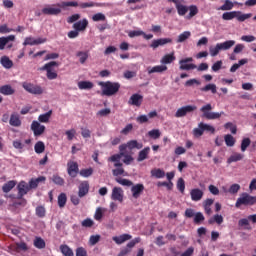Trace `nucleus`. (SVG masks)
I'll return each mask as SVG.
<instances>
[{
	"instance_id": "1",
	"label": "nucleus",
	"mask_w": 256,
	"mask_h": 256,
	"mask_svg": "<svg viewBox=\"0 0 256 256\" xmlns=\"http://www.w3.org/2000/svg\"><path fill=\"white\" fill-rule=\"evenodd\" d=\"M95 2H83V3H77V2H62L61 4H53V5H47L42 9L43 15H59L61 14V7H80L81 9H87L89 7H95Z\"/></svg>"
},
{
	"instance_id": "2",
	"label": "nucleus",
	"mask_w": 256,
	"mask_h": 256,
	"mask_svg": "<svg viewBox=\"0 0 256 256\" xmlns=\"http://www.w3.org/2000/svg\"><path fill=\"white\" fill-rule=\"evenodd\" d=\"M98 85L102 88V94L106 97H113V95H117L119 90L121 89V84L119 82H99Z\"/></svg>"
},
{
	"instance_id": "3",
	"label": "nucleus",
	"mask_w": 256,
	"mask_h": 256,
	"mask_svg": "<svg viewBox=\"0 0 256 256\" xmlns=\"http://www.w3.org/2000/svg\"><path fill=\"white\" fill-rule=\"evenodd\" d=\"M213 109V106L211 104H206L200 108V111L202 113V117L204 119L213 120V119H219L221 117V113L219 112H211Z\"/></svg>"
},
{
	"instance_id": "4",
	"label": "nucleus",
	"mask_w": 256,
	"mask_h": 256,
	"mask_svg": "<svg viewBox=\"0 0 256 256\" xmlns=\"http://www.w3.org/2000/svg\"><path fill=\"white\" fill-rule=\"evenodd\" d=\"M255 203H256V197L251 196L247 193H243L237 199L235 206L239 208V207H243V205L244 206L255 205Z\"/></svg>"
},
{
	"instance_id": "5",
	"label": "nucleus",
	"mask_w": 256,
	"mask_h": 256,
	"mask_svg": "<svg viewBox=\"0 0 256 256\" xmlns=\"http://www.w3.org/2000/svg\"><path fill=\"white\" fill-rule=\"evenodd\" d=\"M53 67H59V63L55 61H51L49 63H46L42 68L41 71H46V77L50 81H53V79H57V72L53 71Z\"/></svg>"
},
{
	"instance_id": "6",
	"label": "nucleus",
	"mask_w": 256,
	"mask_h": 256,
	"mask_svg": "<svg viewBox=\"0 0 256 256\" xmlns=\"http://www.w3.org/2000/svg\"><path fill=\"white\" fill-rule=\"evenodd\" d=\"M23 89L27 91L28 93H31V95H43V88L39 85H35L32 83L24 82L22 84Z\"/></svg>"
},
{
	"instance_id": "7",
	"label": "nucleus",
	"mask_w": 256,
	"mask_h": 256,
	"mask_svg": "<svg viewBox=\"0 0 256 256\" xmlns=\"http://www.w3.org/2000/svg\"><path fill=\"white\" fill-rule=\"evenodd\" d=\"M133 151V149H143V143H139L137 140H130L126 144L119 146V151Z\"/></svg>"
},
{
	"instance_id": "8",
	"label": "nucleus",
	"mask_w": 256,
	"mask_h": 256,
	"mask_svg": "<svg viewBox=\"0 0 256 256\" xmlns=\"http://www.w3.org/2000/svg\"><path fill=\"white\" fill-rule=\"evenodd\" d=\"M193 111H197V106L195 105L183 106L176 111L175 117L177 118L185 117L188 113H193Z\"/></svg>"
},
{
	"instance_id": "9",
	"label": "nucleus",
	"mask_w": 256,
	"mask_h": 256,
	"mask_svg": "<svg viewBox=\"0 0 256 256\" xmlns=\"http://www.w3.org/2000/svg\"><path fill=\"white\" fill-rule=\"evenodd\" d=\"M193 62V58L189 57V58H185L179 61L180 64V71H191V69H197V65L195 64H187V63H191Z\"/></svg>"
},
{
	"instance_id": "10",
	"label": "nucleus",
	"mask_w": 256,
	"mask_h": 256,
	"mask_svg": "<svg viewBox=\"0 0 256 256\" xmlns=\"http://www.w3.org/2000/svg\"><path fill=\"white\" fill-rule=\"evenodd\" d=\"M137 243H141V238L140 237L134 238L132 241H130L127 244V246L120 251L118 256L129 255V253H131V249H133V247H135V245H137Z\"/></svg>"
},
{
	"instance_id": "11",
	"label": "nucleus",
	"mask_w": 256,
	"mask_h": 256,
	"mask_svg": "<svg viewBox=\"0 0 256 256\" xmlns=\"http://www.w3.org/2000/svg\"><path fill=\"white\" fill-rule=\"evenodd\" d=\"M31 131H33L34 137H41L45 133V125L34 120L31 124Z\"/></svg>"
},
{
	"instance_id": "12",
	"label": "nucleus",
	"mask_w": 256,
	"mask_h": 256,
	"mask_svg": "<svg viewBox=\"0 0 256 256\" xmlns=\"http://www.w3.org/2000/svg\"><path fill=\"white\" fill-rule=\"evenodd\" d=\"M17 189H18V199H23V197H25V195H27L29 191H31V188H29V184H27V182L25 181H21L17 185Z\"/></svg>"
},
{
	"instance_id": "13",
	"label": "nucleus",
	"mask_w": 256,
	"mask_h": 256,
	"mask_svg": "<svg viewBox=\"0 0 256 256\" xmlns=\"http://www.w3.org/2000/svg\"><path fill=\"white\" fill-rule=\"evenodd\" d=\"M143 191H145V185L141 183H138L135 185L132 184L131 193H132L133 199H139V197L143 195Z\"/></svg>"
},
{
	"instance_id": "14",
	"label": "nucleus",
	"mask_w": 256,
	"mask_h": 256,
	"mask_svg": "<svg viewBox=\"0 0 256 256\" xmlns=\"http://www.w3.org/2000/svg\"><path fill=\"white\" fill-rule=\"evenodd\" d=\"M124 191L121 187H114L112 189L111 199L112 201H118L119 203H123Z\"/></svg>"
},
{
	"instance_id": "15",
	"label": "nucleus",
	"mask_w": 256,
	"mask_h": 256,
	"mask_svg": "<svg viewBox=\"0 0 256 256\" xmlns=\"http://www.w3.org/2000/svg\"><path fill=\"white\" fill-rule=\"evenodd\" d=\"M168 3H174L175 7L177 9V13L178 15H180V17H183L185 15H187V12L189 11V7L181 4V2H179V0H168Z\"/></svg>"
},
{
	"instance_id": "16",
	"label": "nucleus",
	"mask_w": 256,
	"mask_h": 256,
	"mask_svg": "<svg viewBox=\"0 0 256 256\" xmlns=\"http://www.w3.org/2000/svg\"><path fill=\"white\" fill-rule=\"evenodd\" d=\"M67 167L68 175L75 179V177H77L79 174V164H77V162L70 161L67 163Z\"/></svg>"
},
{
	"instance_id": "17",
	"label": "nucleus",
	"mask_w": 256,
	"mask_h": 256,
	"mask_svg": "<svg viewBox=\"0 0 256 256\" xmlns=\"http://www.w3.org/2000/svg\"><path fill=\"white\" fill-rule=\"evenodd\" d=\"M89 181H82L78 186V197L83 198L89 194Z\"/></svg>"
},
{
	"instance_id": "18",
	"label": "nucleus",
	"mask_w": 256,
	"mask_h": 256,
	"mask_svg": "<svg viewBox=\"0 0 256 256\" xmlns=\"http://www.w3.org/2000/svg\"><path fill=\"white\" fill-rule=\"evenodd\" d=\"M167 43H173V39L171 38H160L153 40L150 44L152 49H157L158 47H163V45H167Z\"/></svg>"
},
{
	"instance_id": "19",
	"label": "nucleus",
	"mask_w": 256,
	"mask_h": 256,
	"mask_svg": "<svg viewBox=\"0 0 256 256\" xmlns=\"http://www.w3.org/2000/svg\"><path fill=\"white\" fill-rule=\"evenodd\" d=\"M47 39L46 38H33V37H26L24 40L23 45L27 46V45H41L43 43H46Z\"/></svg>"
},
{
	"instance_id": "20",
	"label": "nucleus",
	"mask_w": 256,
	"mask_h": 256,
	"mask_svg": "<svg viewBox=\"0 0 256 256\" xmlns=\"http://www.w3.org/2000/svg\"><path fill=\"white\" fill-rule=\"evenodd\" d=\"M128 103L129 105H134L135 107H141V104L143 103V96L141 94H133Z\"/></svg>"
},
{
	"instance_id": "21",
	"label": "nucleus",
	"mask_w": 256,
	"mask_h": 256,
	"mask_svg": "<svg viewBox=\"0 0 256 256\" xmlns=\"http://www.w3.org/2000/svg\"><path fill=\"white\" fill-rule=\"evenodd\" d=\"M190 197L192 201H201L203 199V190L194 188L190 191Z\"/></svg>"
},
{
	"instance_id": "22",
	"label": "nucleus",
	"mask_w": 256,
	"mask_h": 256,
	"mask_svg": "<svg viewBox=\"0 0 256 256\" xmlns=\"http://www.w3.org/2000/svg\"><path fill=\"white\" fill-rule=\"evenodd\" d=\"M87 25H89V21L87 19L80 20L73 24V29L75 31H85L87 29Z\"/></svg>"
},
{
	"instance_id": "23",
	"label": "nucleus",
	"mask_w": 256,
	"mask_h": 256,
	"mask_svg": "<svg viewBox=\"0 0 256 256\" xmlns=\"http://www.w3.org/2000/svg\"><path fill=\"white\" fill-rule=\"evenodd\" d=\"M112 239L117 245H122V243H125V241L133 239V236L130 234H122L120 236H114Z\"/></svg>"
},
{
	"instance_id": "24",
	"label": "nucleus",
	"mask_w": 256,
	"mask_h": 256,
	"mask_svg": "<svg viewBox=\"0 0 256 256\" xmlns=\"http://www.w3.org/2000/svg\"><path fill=\"white\" fill-rule=\"evenodd\" d=\"M45 179H46L45 176H40L38 178H32L29 181L28 187L30 189H37V187H39V184L43 183L45 181Z\"/></svg>"
},
{
	"instance_id": "25",
	"label": "nucleus",
	"mask_w": 256,
	"mask_h": 256,
	"mask_svg": "<svg viewBox=\"0 0 256 256\" xmlns=\"http://www.w3.org/2000/svg\"><path fill=\"white\" fill-rule=\"evenodd\" d=\"M176 57H175V52H172L170 54H166L162 57V59L160 60V63L162 65H171V63H173V61H175Z\"/></svg>"
},
{
	"instance_id": "26",
	"label": "nucleus",
	"mask_w": 256,
	"mask_h": 256,
	"mask_svg": "<svg viewBox=\"0 0 256 256\" xmlns=\"http://www.w3.org/2000/svg\"><path fill=\"white\" fill-rule=\"evenodd\" d=\"M151 152V148L149 146L145 147L138 153L137 161L141 163V161H145L149 157V153Z\"/></svg>"
},
{
	"instance_id": "27",
	"label": "nucleus",
	"mask_w": 256,
	"mask_h": 256,
	"mask_svg": "<svg viewBox=\"0 0 256 256\" xmlns=\"http://www.w3.org/2000/svg\"><path fill=\"white\" fill-rule=\"evenodd\" d=\"M9 123L11 127H21V118L19 117V114L12 113L10 116Z\"/></svg>"
},
{
	"instance_id": "28",
	"label": "nucleus",
	"mask_w": 256,
	"mask_h": 256,
	"mask_svg": "<svg viewBox=\"0 0 256 256\" xmlns=\"http://www.w3.org/2000/svg\"><path fill=\"white\" fill-rule=\"evenodd\" d=\"M148 75H152V73H163L167 71V66L166 65H157L154 67H148L147 68Z\"/></svg>"
},
{
	"instance_id": "29",
	"label": "nucleus",
	"mask_w": 256,
	"mask_h": 256,
	"mask_svg": "<svg viewBox=\"0 0 256 256\" xmlns=\"http://www.w3.org/2000/svg\"><path fill=\"white\" fill-rule=\"evenodd\" d=\"M221 49H225V42L217 44L216 46H210V55L212 57H216V55H219V51H221Z\"/></svg>"
},
{
	"instance_id": "30",
	"label": "nucleus",
	"mask_w": 256,
	"mask_h": 256,
	"mask_svg": "<svg viewBox=\"0 0 256 256\" xmlns=\"http://www.w3.org/2000/svg\"><path fill=\"white\" fill-rule=\"evenodd\" d=\"M11 41H15V35L0 37V51H3V49H5V46Z\"/></svg>"
},
{
	"instance_id": "31",
	"label": "nucleus",
	"mask_w": 256,
	"mask_h": 256,
	"mask_svg": "<svg viewBox=\"0 0 256 256\" xmlns=\"http://www.w3.org/2000/svg\"><path fill=\"white\" fill-rule=\"evenodd\" d=\"M238 226L241 227V229H245L247 231H251V224H250V220H249L248 217L241 218L238 221Z\"/></svg>"
},
{
	"instance_id": "32",
	"label": "nucleus",
	"mask_w": 256,
	"mask_h": 256,
	"mask_svg": "<svg viewBox=\"0 0 256 256\" xmlns=\"http://www.w3.org/2000/svg\"><path fill=\"white\" fill-rule=\"evenodd\" d=\"M60 251L64 256H75V253H73V249H71V247H69V245L67 244L60 245Z\"/></svg>"
},
{
	"instance_id": "33",
	"label": "nucleus",
	"mask_w": 256,
	"mask_h": 256,
	"mask_svg": "<svg viewBox=\"0 0 256 256\" xmlns=\"http://www.w3.org/2000/svg\"><path fill=\"white\" fill-rule=\"evenodd\" d=\"M0 93L2 95H13L15 94V89H13V87H11V85L6 84L0 87Z\"/></svg>"
},
{
	"instance_id": "34",
	"label": "nucleus",
	"mask_w": 256,
	"mask_h": 256,
	"mask_svg": "<svg viewBox=\"0 0 256 256\" xmlns=\"http://www.w3.org/2000/svg\"><path fill=\"white\" fill-rule=\"evenodd\" d=\"M0 63L4 69H11L13 67V61L9 59L8 56H2L0 59Z\"/></svg>"
},
{
	"instance_id": "35",
	"label": "nucleus",
	"mask_w": 256,
	"mask_h": 256,
	"mask_svg": "<svg viewBox=\"0 0 256 256\" xmlns=\"http://www.w3.org/2000/svg\"><path fill=\"white\" fill-rule=\"evenodd\" d=\"M15 185H17V182L14 180H10L8 182H6L3 186H2V191L3 193H9L10 191L13 190V188L15 187Z\"/></svg>"
},
{
	"instance_id": "36",
	"label": "nucleus",
	"mask_w": 256,
	"mask_h": 256,
	"mask_svg": "<svg viewBox=\"0 0 256 256\" xmlns=\"http://www.w3.org/2000/svg\"><path fill=\"white\" fill-rule=\"evenodd\" d=\"M52 115H53V110H49L48 112L39 115L38 121L40 123H49V120L51 119Z\"/></svg>"
},
{
	"instance_id": "37",
	"label": "nucleus",
	"mask_w": 256,
	"mask_h": 256,
	"mask_svg": "<svg viewBox=\"0 0 256 256\" xmlns=\"http://www.w3.org/2000/svg\"><path fill=\"white\" fill-rule=\"evenodd\" d=\"M76 57L79 58V62L81 63V65H83V64H85L87 59H89V52H87V51H78L76 53Z\"/></svg>"
},
{
	"instance_id": "38",
	"label": "nucleus",
	"mask_w": 256,
	"mask_h": 256,
	"mask_svg": "<svg viewBox=\"0 0 256 256\" xmlns=\"http://www.w3.org/2000/svg\"><path fill=\"white\" fill-rule=\"evenodd\" d=\"M94 84L91 81H80L78 82V89L81 90H89V89H93Z\"/></svg>"
},
{
	"instance_id": "39",
	"label": "nucleus",
	"mask_w": 256,
	"mask_h": 256,
	"mask_svg": "<svg viewBox=\"0 0 256 256\" xmlns=\"http://www.w3.org/2000/svg\"><path fill=\"white\" fill-rule=\"evenodd\" d=\"M34 151L35 153H37L38 155H41V153H45V143L43 141H38L35 145H34Z\"/></svg>"
},
{
	"instance_id": "40",
	"label": "nucleus",
	"mask_w": 256,
	"mask_h": 256,
	"mask_svg": "<svg viewBox=\"0 0 256 256\" xmlns=\"http://www.w3.org/2000/svg\"><path fill=\"white\" fill-rule=\"evenodd\" d=\"M191 37V32L190 31H184L183 33H181L177 40L176 43H185V41H187V39H189Z\"/></svg>"
},
{
	"instance_id": "41",
	"label": "nucleus",
	"mask_w": 256,
	"mask_h": 256,
	"mask_svg": "<svg viewBox=\"0 0 256 256\" xmlns=\"http://www.w3.org/2000/svg\"><path fill=\"white\" fill-rule=\"evenodd\" d=\"M116 183H119V185H122L123 187H132L133 182L129 179L126 178H116L115 179Z\"/></svg>"
},
{
	"instance_id": "42",
	"label": "nucleus",
	"mask_w": 256,
	"mask_h": 256,
	"mask_svg": "<svg viewBox=\"0 0 256 256\" xmlns=\"http://www.w3.org/2000/svg\"><path fill=\"white\" fill-rule=\"evenodd\" d=\"M251 17H253V14L251 13L243 14L241 11H237L236 14V19L240 22L247 21V19H251Z\"/></svg>"
},
{
	"instance_id": "43",
	"label": "nucleus",
	"mask_w": 256,
	"mask_h": 256,
	"mask_svg": "<svg viewBox=\"0 0 256 256\" xmlns=\"http://www.w3.org/2000/svg\"><path fill=\"white\" fill-rule=\"evenodd\" d=\"M243 157L244 155L241 153H234L228 158L227 163H236V161L243 160Z\"/></svg>"
},
{
	"instance_id": "44",
	"label": "nucleus",
	"mask_w": 256,
	"mask_h": 256,
	"mask_svg": "<svg viewBox=\"0 0 256 256\" xmlns=\"http://www.w3.org/2000/svg\"><path fill=\"white\" fill-rule=\"evenodd\" d=\"M65 205H67V194L61 193L58 196V207H60V209H63Z\"/></svg>"
},
{
	"instance_id": "45",
	"label": "nucleus",
	"mask_w": 256,
	"mask_h": 256,
	"mask_svg": "<svg viewBox=\"0 0 256 256\" xmlns=\"http://www.w3.org/2000/svg\"><path fill=\"white\" fill-rule=\"evenodd\" d=\"M235 143H237V140L231 134L225 136V144L227 147H234Z\"/></svg>"
},
{
	"instance_id": "46",
	"label": "nucleus",
	"mask_w": 256,
	"mask_h": 256,
	"mask_svg": "<svg viewBox=\"0 0 256 256\" xmlns=\"http://www.w3.org/2000/svg\"><path fill=\"white\" fill-rule=\"evenodd\" d=\"M45 245V240H43V238L36 237L34 239V247H36V249H45Z\"/></svg>"
},
{
	"instance_id": "47",
	"label": "nucleus",
	"mask_w": 256,
	"mask_h": 256,
	"mask_svg": "<svg viewBox=\"0 0 256 256\" xmlns=\"http://www.w3.org/2000/svg\"><path fill=\"white\" fill-rule=\"evenodd\" d=\"M209 225H213V223H217L218 225H221L223 223V216L216 214L214 217L210 218L208 220Z\"/></svg>"
},
{
	"instance_id": "48",
	"label": "nucleus",
	"mask_w": 256,
	"mask_h": 256,
	"mask_svg": "<svg viewBox=\"0 0 256 256\" xmlns=\"http://www.w3.org/2000/svg\"><path fill=\"white\" fill-rule=\"evenodd\" d=\"M200 91H203L204 93H207V91H211V93L215 94L217 93V86L215 84H207L206 86L201 88Z\"/></svg>"
},
{
	"instance_id": "49",
	"label": "nucleus",
	"mask_w": 256,
	"mask_h": 256,
	"mask_svg": "<svg viewBox=\"0 0 256 256\" xmlns=\"http://www.w3.org/2000/svg\"><path fill=\"white\" fill-rule=\"evenodd\" d=\"M198 127H201L203 129V131H207L208 133H215V127L209 125V124H205L203 122L198 124Z\"/></svg>"
},
{
	"instance_id": "50",
	"label": "nucleus",
	"mask_w": 256,
	"mask_h": 256,
	"mask_svg": "<svg viewBox=\"0 0 256 256\" xmlns=\"http://www.w3.org/2000/svg\"><path fill=\"white\" fill-rule=\"evenodd\" d=\"M188 11H190V12L187 16V19H193V17H195V15H197V13H199V9L195 5H191L190 7H188Z\"/></svg>"
},
{
	"instance_id": "51",
	"label": "nucleus",
	"mask_w": 256,
	"mask_h": 256,
	"mask_svg": "<svg viewBox=\"0 0 256 256\" xmlns=\"http://www.w3.org/2000/svg\"><path fill=\"white\" fill-rule=\"evenodd\" d=\"M151 175L152 177H156V179H163V177H165V171L161 170V169H154L151 171Z\"/></svg>"
},
{
	"instance_id": "52",
	"label": "nucleus",
	"mask_w": 256,
	"mask_h": 256,
	"mask_svg": "<svg viewBox=\"0 0 256 256\" xmlns=\"http://www.w3.org/2000/svg\"><path fill=\"white\" fill-rule=\"evenodd\" d=\"M123 155H125V151H120L119 154H114L112 155L108 161H111L112 163H119V161H121V157H123Z\"/></svg>"
},
{
	"instance_id": "53",
	"label": "nucleus",
	"mask_w": 256,
	"mask_h": 256,
	"mask_svg": "<svg viewBox=\"0 0 256 256\" xmlns=\"http://www.w3.org/2000/svg\"><path fill=\"white\" fill-rule=\"evenodd\" d=\"M150 139H159L161 137V131L159 129H153L148 132Z\"/></svg>"
},
{
	"instance_id": "54",
	"label": "nucleus",
	"mask_w": 256,
	"mask_h": 256,
	"mask_svg": "<svg viewBox=\"0 0 256 256\" xmlns=\"http://www.w3.org/2000/svg\"><path fill=\"white\" fill-rule=\"evenodd\" d=\"M247 63V59H241L239 60L238 63L234 64L231 68H230V72L231 73H235V71H237V69H239V67H241L242 65H246Z\"/></svg>"
},
{
	"instance_id": "55",
	"label": "nucleus",
	"mask_w": 256,
	"mask_h": 256,
	"mask_svg": "<svg viewBox=\"0 0 256 256\" xmlns=\"http://www.w3.org/2000/svg\"><path fill=\"white\" fill-rule=\"evenodd\" d=\"M202 221H205V216H203V213L197 212L194 214V223L196 225H201Z\"/></svg>"
},
{
	"instance_id": "56",
	"label": "nucleus",
	"mask_w": 256,
	"mask_h": 256,
	"mask_svg": "<svg viewBox=\"0 0 256 256\" xmlns=\"http://www.w3.org/2000/svg\"><path fill=\"white\" fill-rule=\"evenodd\" d=\"M99 241H101V235L96 234V235H91L89 238V245H91V247L95 246L96 243H99Z\"/></svg>"
},
{
	"instance_id": "57",
	"label": "nucleus",
	"mask_w": 256,
	"mask_h": 256,
	"mask_svg": "<svg viewBox=\"0 0 256 256\" xmlns=\"http://www.w3.org/2000/svg\"><path fill=\"white\" fill-rule=\"evenodd\" d=\"M176 187L180 193H185V180L183 178H179Z\"/></svg>"
},
{
	"instance_id": "58",
	"label": "nucleus",
	"mask_w": 256,
	"mask_h": 256,
	"mask_svg": "<svg viewBox=\"0 0 256 256\" xmlns=\"http://www.w3.org/2000/svg\"><path fill=\"white\" fill-rule=\"evenodd\" d=\"M35 211H36V216L40 217V219H43V217H45V214L47 213L44 206L36 207Z\"/></svg>"
},
{
	"instance_id": "59",
	"label": "nucleus",
	"mask_w": 256,
	"mask_h": 256,
	"mask_svg": "<svg viewBox=\"0 0 256 256\" xmlns=\"http://www.w3.org/2000/svg\"><path fill=\"white\" fill-rule=\"evenodd\" d=\"M52 181L53 183H55V185H60V186H63L65 185V179H63L61 176L59 175H54L52 177Z\"/></svg>"
},
{
	"instance_id": "60",
	"label": "nucleus",
	"mask_w": 256,
	"mask_h": 256,
	"mask_svg": "<svg viewBox=\"0 0 256 256\" xmlns=\"http://www.w3.org/2000/svg\"><path fill=\"white\" fill-rule=\"evenodd\" d=\"M80 175L81 177H91V175H93V168H86V169H82L80 170Z\"/></svg>"
},
{
	"instance_id": "61",
	"label": "nucleus",
	"mask_w": 256,
	"mask_h": 256,
	"mask_svg": "<svg viewBox=\"0 0 256 256\" xmlns=\"http://www.w3.org/2000/svg\"><path fill=\"white\" fill-rule=\"evenodd\" d=\"M107 17L103 13H96L92 17V21L99 22V21H106Z\"/></svg>"
},
{
	"instance_id": "62",
	"label": "nucleus",
	"mask_w": 256,
	"mask_h": 256,
	"mask_svg": "<svg viewBox=\"0 0 256 256\" xmlns=\"http://www.w3.org/2000/svg\"><path fill=\"white\" fill-rule=\"evenodd\" d=\"M82 227L91 228L95 225V222L91 218H86L81 222Z\"/></svg>"
},
{
	"instance_id": "63",
	"label": "nucleus",
	"mask_w": 256,
	"mask_h": 256,
	"mask_svg": "<svg viewBox=\"0 0 256 256\" xmlns=\"http://www.w3.org/2000/svg\"><path fill=\"white\" fill-rule=\"evenodd\" d=\"M225 129L230 130L232 135H235L237 133V125H235L234 123H231V122L226 123Z\"/></svg>"
},
{
	"instance_id": "64",
	"label": "nucleus",
	"mask_w": 256,
	"mask_h": 256,
	"mask_svg": "<svg viewBox=\"0 0 256 256\" xmlns=\"http://www.w3.org/2000/svg\"><path fill=\"white\" fill-rule=\"evenodd\" d=\"M75 255L76 256H88L87 249H85L83 246H80V247L76 248Z\"/></svg>"
}]
</instances>
